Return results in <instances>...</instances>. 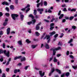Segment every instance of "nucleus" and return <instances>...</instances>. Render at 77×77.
<instances>
[{
	"label": "nucleus",
	"instance_id": "37998d69",
	"mask_svg": "<svg viewBox=\"0 0 77 77\" xmlns=\"http://www.w3.org/2000/svg\"><path fill=\"white\" fill-rule=\"evenodd\" d=\"M5 15H6L7 17H9L10 14L8 13H6Z\"/></svg>",
	"mask_w": 77,
	"mask_h": 77
},
{
	"label": "nucleus",
	"instance_id": "a19ab883",
	"mask_svg": "<svg viewBox=\"0 0 77 77\" xmlns=\"http://www.w3.org/2000/svg\"><path fill=\"white\" fill-rule=\"evenodd\" d=\"M73 18H74V17L73 16L69 18V20H70V21H71V20H72Z\"/></svg>",
	"mask_w": 77,
	"mask_h": 77
},
{
	"label": "nucleus",
	"instance_id": "9b49d317",
	"mask_svg": "<svg viewBox=\"0 0 77 77\" xmlns=\"http://www.w3.org/2000/svg\"><path fill=\"white\" fill-rule=\"evenodd\" d=\"M45 48H47V49H49L50 48V47H49V45H48V44L47 43H45Z\"/></svg>",
	"mask_w": 77,
	"mask_h": 77
},
{
	"label": "nucleus",
	"instance_id": "f03ea898",
	"mask_svg": "<svg viewBox=\"0 0 77 77\" xmlns=\"http://www.w3.org/2000/svg\"><path fill=\"white\" fill-rule=\"evenodd\" d=\"M35 23H36V20L33 19L32 20V21L27 22V24L28 25H30L31 24H35Z\"/></svg>",
	"mask_w": 77,
	"mask_h": 77
},
{
	"label": "nucleus",
	"instance_id": "6e6d98bb",
	"mask_svg": "<svg viewBox=\"0 0 77 77\" xmlns=\"http://www.w3.org/2000/svg\"><path fill=\"white\" fill-rule=\"evenodd\" d=\"M65 6H66V5L65 4H63L61 5V7H62V8H64L65 7Z\"/></svg>",
	"mask_w": 77,
	"mask_h": 77
},
{
	"label": "nucleus",
	"instance_id": "f704fd0d",
	"mask_svg": "<svg viewBox=\"0 0 77 77\" xmlns=\"http://www.w3.org/2000/svg\"><path fill=\"white\" fill-rule=\"evenodd\" d=\"M66 54L67 56H68L69 54V51H67L66 53Z\"/></svg>",
	"mask_w": 77,
	"mask_h": 77
},
{
	"label": "nucleus",
	"instance_id": "8fccbe9b",
	"mask_svg": "<svg viewBox=\"0 0 77 77\" xmlns=\"http://www.w3.org/2000/svg\"><path fill=\"white\" fill-rule=\"evenodd\" d=\"M58 45H62V43H60V42H59L58 44Z\"/></svg>",
	"mask_w": 77,
	"mask_h": 77
},
{
	"label": "nucleus",
	"instance_id": "473e14b6",
	"mask_svg": "<svg viewBox=\"0 0 77 77\" xmlns=\"http://www.w3.org/2000/svg\"><path fill=\"white\" fill-rule=\"evenodd\" d=\"M54 26V24L53 23H51L50 24V27H53Z\"/></svg>",
	"mask_w": 77,
	"mask_h": 77
},
{
	"label": "nucleus",
	"instance_id": "20e7f679",
	"mask_svg": "<svg viewBox=\"0 0 77 77\" xmlns=\"http://www.w3.org/2000/svg\"><path fill=\"white\" fill-rule=\"evenodd\" d=\"M47 39L48 40V43H49L50 42V35H46V37H45L44 38V39Z\"/></svg>",
	"mask_w": 77,
	"mask_h": 77
},
{
	"label": "nucleus",
	"instance_id": "79ce46f5",
	"mask_svg": "<svg viewBox=\"0 0 77 77\" xmlns=\"http://www.w3.org/2000/svg\"><path fill=\"white\" fill-rule=\"evenodd\" d=\"M58 36H59V34H56L54 35V38H56Z\"/></svg>",
	"mask_w": 77,
	"mask_h": 77
},
{
	"label": "nucleus",
	"instance_id": "2f4dec72",
	"mask_svg": "<svg viewBox=\"0 0 77 77\" xmlns=\"http://www.w3.org/2000/svg\"><path fill=\"white\" fill-rule=\"evenodd\" d=\"M44 6H47V3L46 2L44 1Z\"/></svg>",
	"mask_w": 77,
	"mask_h": 77
},
{
	"label": "nucleus",
	"instance_id": "cd10ccee",
	"mask_svg": "<svg viewBox=\"0 0 77 77\" xmlns=\"http://www.w3.org/2000/svg\"><path fill=\"white\" fill-rule=\"evenodd\" d=\"M65 75L66 77H68V76L69 75V72H68L65 74Z\"/></svg>",
	"mask_w": 77,
	"mask_h": 77
},
{
	"label": "nucleus",
	"instance_id": "0eeeda50",
	"mask_svg": "<svg viewBox=\"0 0 77 77\" xmlns=\"http://www.w3.org/2000/svg\"><path fill=\"white\" fill-rule=\"evenodd\" d=\"M39 73L40 74V76L42 77H43V76H44V75H45V72H43L42 73V71H39Z\"/></svg>",
	"mask_w": 77,
	"mask_h": 77
},
{
	"label": "nucleus",
	"instance_id": "052dcab7",
	"mask_svg": "<svg viewBox=\"0 0 77 77\" xmlns=\"http://www.w3.org/2000/svg\"><path fill=\"white\" fill-rule=\"evenodd\" d=\"M9 64V61L7 62V63L6 64V66H8Z\"/></svg>",
	"mask_w": 77,
	"mask_h": 77
},
{
	"label": "nucleus",
	"instance_id": "4be33fe9",
	"mask_svg": "<svg viewBox=\"0 0 77 77\" xmlns=\"http://www.w3.org/2000/svg\"><path fill=\"white\" fill-rule=\"evenodd\" d=\"M33 14L34 15H36L37 14V11H36V10H34Z\"/></svg>",
	"mask_w": 77,
	"mask_h": 77
},
{
	"label": "nucleus",
	"instance_id": "bf43d9fd",
	"mask_svg": "<svg viewBox=\"0 0 77 77\" xmlns=\"http://www.w3.org/2000/svg\"><path fill=\"white\" fill-rule=\"evenodd\" d=\"M66 21L65 19H63L62 21V23H65Z\"/></svg>",
	"mask_w": 77,
	"mask_h": 77
},
{
	"label": "nucleus",
	"instance_id": "c9c22d12",
	"mask_svg": "<svg viewBox=\"0 0 77 77\" xmlns=\"http://www.w3.org/2000/svg\"><path fill=\"white\" fill-rule=\"evenodd\" d=\"M26 42L27 43H30V41H29V39H27L26 40Z\"/></svg>",
	"mask_w": 77,
	"mask_h": 77
},
{
	"label": "nucleus",
	"instance_id": "5fc2aeb1",
	"mask_svg": "<svg viewBox=\"0 0 77 77\" xmlns=\"http://www.w3.org/2000/svg\"><path fill=\"white\" fill-rule=\"evenodd\" d=\"M28 67H29V66H26L24 68V69L25 70H27V69L28 68Z\"/></svg>",
	"mask_w": 77,
	"mask_h": 77
},
{
	"label": "nucleus",
	"instance_id": "c756f323",
	"mask_svg": "<svg viewBox=\"0 0 77 77\" xmlns=\"http://www.w3.org/2000/svg\"><path fill=\"white\" fill-rule=\"evenodd\" d=\"M53 59V57H51L50 58L49 62H50Z\"/></svg>",
	"mask_w": 77,
	"mask_h": 77
},
{
	"label": "nucleus",
	"instance_id": "ea45409f",
	"mask_svg": "<svg viewBox=\"0 0 77 77\" xmlns=\"http://www.w3.org/2000/svg\"><path fill=\"white\" fill-rule=\"evenodd\" d=\"M54 26L50 27V30H53V29H54Z\"/></svg>",
	"mask_w": 77,
	"mask_h": 77
},
{
	"label": "nucleus",
	"instance_id": "338daca9",
	"mask_svg": "<svg viewBox=\"0 0 77 77\" xmlns=\"http://www.w3.org/2000/svg\"><path fill=\"white\" fill-rule=\"evenodd\" d=\"M34 69L35 70H39V68L37 67H35Z\"/></svg>",
	"mask_w": 77,
	"mask_h": 77
},
{
	"label": "nucleus",
	"instance_id": "864d4df0",
	"mask_svg": "<svg viewBox=\"0 0 77 77\" xmlns=\"http://www.w3.org/2000/svg\"><path fill=\"white\" fill-rule=\"evenodd\" d=\"M52 12V11H51L50 9H49L48 10V12L49 13H51Z\"/></svg>",
	"mask_w": 77,
	"mask_h": 77
},
{
	"label": "nucleus",
	"instance_id": "58836bf2",
	"mask_svg": "<svg viewBox=\"0 0 77 77\" xmlns=\"http://www.w3.org/2000/svg\"><path fill=\"white\" fill-rule=\"evenodd\" d=\"M73 11L75 12V11H76V9H73L71 10V12H72Z\"/></svg>",
	"mask_w": 77,
	"mask_h": 77
},
{
	"label": "nucleus",
	"instance_id": "1a4fd4ad",
	"mask_svg": "<svg viewBox=\"0 0 77 77\" xmlns=\"http://www.w3.org/2000/svg\"><path fill=\"white\" fill-rule=\"evenodd\" d=\"M20 19L22 21H23V19H24V15H22V13L20 12Z\"/></svg>",
	"mask_w": 77,
	"mask_h": 77
},
{
	"label": "nucleus",
	"instance_id": "6e6552de",
	"mask_svg": "<svg viewBox=\"0 0 77 77\" xmlns=\"http://www.w3.org/2000/svg\"><path fill=\"white\" fill-rule=\"evenodd\" d=\"M50 51H53V55H55L56 54V52L55 51H56L54 48H53L50 49Z\"/></svg>",
	"mask_w": 77,
	"mask_h": 77
},
{
	"label": "nucleus",
	"instance_id": "2eb2a0df",
	"mask_svg": "<svg viewBox=\"0 0 77 77\" xmlns=\"http://www.w3.org/2000/svg\"><path fill=\"white\" fill-rule=\"evenodd\" d=\"M10 8L11 9V10H14V7L13 5H11L10 6Z\"/></svg>",
	"mask_w": 77,
	"mask_h": 77
},
{
	"label": "nucleus",
	"instance_id": "13d9d810",
	"mask_svg": "<svg viewBox=\"0 0 77 77\" xmlns=\"http://www.w3.org/2000/svg\"><path fill=\"white\" fill-rule=\"evenodd\" d=\"M57 57H60V56H61V54H59L57 55Z\"/></svg>",
	"mask_w": 77,
	"mask_h": 77
},
{
	"label": "nucleus",
	"instance_id": "72a5a7b5",
	"mask_svg": "<svg viewBox=\"0 0 77 77\" xmlns=\"http://www.w3.org/2000/svg\"><path fill=\"white\" fill-rule=\"evenodd\" d=\"M65 73H63L61 75V77H64L65 76Z\"/></svg>",
	"mask_w": 77,
	"mask_h": 77
},
{
	"label": "nucleus",
	"instance_id": "b1692460",
	"mask_svg": "<svg viewBox=\"0 0 77 77\" xmlns=\"http://www.w3.org/2000/svg\"><path fill=\"white\" fill-rule=\"evenodd\" d=\"M35 35L37 36H39V35H40V34L38 32H35Z\"/></svg>",
	"mask_w": 77,
	"mask_h": 77
},
{
	"label": "nucleus",
	"instance_id": "a878e982",
	"mask_svg": "<svg viewBox=\"0 0 77 77\" xmlns=\"http://www.w3.org/2000/svg\"><path fill=\"white\" fill-rule=\"evenodd\" d=\"M73 41V39L72 38H71L70 39V40L68 42V44H70V43H71Z\"/></svg>",
	"mask_w": 77,
	"mask_h": 77
},
{
	"label": "nucleus",
	"instance_id": "f257e3e1",
	"mask_svg": "<svg viewBox=\"0 0 77 77\" xmlns=\"http://www.w3.org/2000/svg\"><path fill=\"white\" fill-rule=\"evenodd\" d=\"M3 53L4 54H5L6 56L8 57H9V56H10L9 55V53H10L9 51H6V50H5L4 51L3 50H0V54H2V53L3 54Z\"/></svg>",
	"mask_w": 77,
	"mask_h": 77
},
{
	"label": "nucleus",
	"instance_id": "e2e57ef3",
	"mask_svg": "<svg viewBox=\"0 0 77 77\" xmlns=\"http://www.w3.org/2000/svg\"><path fill=\"white\" fill-rule=\"evenodd\" d=\"M3 33V32L2 31H0V35H2Z\"/></svg>",
	"mask_w": 77,
	"mask_h": 77
},
{
	"label": "nucleus",
	"instance_id": "09e8293b",
	"mask_svg": "<svg viewBox=\"0 0 77 77\" xmlns=\"http://www.w3.org/2000/svg\"><path fill=\"white\" fill-rule=\"evenodd\" d=\"M40 5L41 6L43 5V2L42 1L40 3Z\"/></svg>",
	"mask_w": 77,
	"mask_h": 77
},
{
	"label": "nucleus",
	"instance_id": "c03bdc74",
	"mask_svg": "<svg viewBox=\"0 0 77 77\" xmlns=\"http://www.w3.org/2000/svg\"><path fill=\"white\" fill-rule=\"evenodd\" d=\"M69 57H70V58H71V59H74V56L72 55H69Z\"/></svg>",
	"mask_w": 77,
	"mask_h": 77
},
{
	"label": "nucleus",
	"instance_id": "6ab92c4d",
	"mask_svg": "<svg viewBox=\"0 0 77 77\" xmlns=\"http://www.w3.org/2000/svg\"><path fill=\"white\" fill-rule=\"evenodd\" d=\"M2 4L3 5H9V4H8V2H2Z\"/></svg>",
	"mask_w": 77,
	"mask_h": 77
},
{
	"label": "nucleus",
	"instance_id": "4c0bfd02",
	"mask_svg": "<svg viewBox=\"0 0 77 77\" xmlns=\"http://www.w3.org/2000/svg\"><path fill=\"white\" fill-rule=\"evenodd\" d=\"M7 24H8V22H5L4 23H3V25L4 26H6V25H7Z\"/></svg>",
	"mask_w": 77,
	"mask_h": 77
},
{
	"label": "nucleus",
	"instance_id": "69168bd1",
	"mask_svg": "<svg viewBox=\"0 0 77 77\" xmlns=\"http://www.w3.org/2000/svg\"><path fill=\"white\" fill-rule=\"evenodd\" d=\"M65 18L66 20H69V17H68L65 16Z\"/></svg>",
	"mask_w": 77,
	"mask_h": 77
},
{
	"label": "nucleus",
	"instance_id": "bb28decb",
	"mask_svg": "<svg viewBox=\"0 0 77 77\" xmlns=\"http://www.w3.org/2000/svg\"><path fill=\"white\" fill-rule=\"evenodd\" d=\"M18 43L19 45H22V42L21 41H19L18 42Z\"/></svg>",
	"mask_w": 77,
	"mask_h": 77
},
{
	"label": "nucleus",
	"instance_id": "e433bc0d",
	"mask_svg": "<svg viewBox=\"0 0 77 77\" xmlns=\"http://www.w3.org/2000/svg\"><path fill=\"white\" fill-rule=\"evenodd\" d=\"M72 67L73 69H77V66H72Z\"/></svg>",
	"mask_w": 77,
	"mask_h": 77
},
{
	"label": "nucleus",
	"instance_id": "7ed1b4c3",
	"mask_svg": "<svg viewBox=\"0 0 77 77\" xmlns=\"http://www.w3.org/2000/svg\"><path fill=\"white\" fill-rule=\"evenodd\" d=\"M11 17L14 20H16V17H18V15L17 14H12Z\"/></svg>",
	"mask_w": 77,
	"mask_h": 77
},
{
	"label": "nucleus",
	"instance_id": "423d86ee",
	"mask_svg": "<svg viewBox=\"0 0 77 77\" xmlns=\"http://www.w3.org/2000/svg\"><path fill=\"white\" fill-rule=\"evenodd\" d=\"M30 6V5L28 4V5H27L26 7H25L26 9H27L26 10V13L28 12V11H30V8H29V7Z\"/></svg>",
	"mask_w": 77,
	"mask_h": 77
},
{
	"label": "nucleus",
	"instance_id": "5701e85b",
	"mask_svg": "<svg viewBox=\"0 0 77 77\" xmlns=\"http://www.w3.org/2000/svg\"><path fill=\"white\" fill-rule=\"evenodd\" d=\"M63 17V14H61L60 15V16L59 17V20H60V19H61V18H62Z\"/></svg>",
	"mask_w": 77,
	"mask_h": 77
},
{
	"label": "nucleus",
	"instance_id": "dca6fc26",
	"mask_svg": "<svg viewBox=\"0 0 77 77\" xmlns=\"http://www.w3.org/2000/svg\"><path fill=\"white\" fill-rule=\"evenodd\" d=\"M56 33V32L54 31H53V32H51L49 34L50 35V36H52L53 35H54Z\"/></svg>",
	"mask_w": 77,
	"mask_h": 77
},
{
	"label": "nucleus",
	"instance_id": "603ef678",
	"mask_svg": "<svg viewBox=\"0 0 77 77\" xmlns=\"http://www.w3.org/2000/svg\"><path fill=\"white\" fill-rule=\"evenodd\" d=\"M55 20V18H53L52 20H51V22H53L54 20Z\"/></svg>",
	"mask_w": 77,
	"mask_h": 77
},
{
	"label": "nucleus",
	"instance_id": "49530a36",
	"mask_svg": "<svg viewBox=\"0 0 77 77\" xmlns=\"http://www.w3.org/2000/svg\"><path fill=\"white\" fill-rule=\"evenodd\" d=\"M76 28V26H72V29H73L74 30H75Z\"/></svg>",
	"mask_w": 77,
	"mask_h": 77
},
{
	"label": "nucleus",
	"instance_id": "680f3d73",
	"mask_svg": "<svg viewBox=\"0 0 77 77\" xmlns=\"http://www.w3.org/2000/svg\"><path fill=\"white\" fill-rule=\"evenodd\" d=\"M61 13V11H59V13H58V15H60V14Z\"/></svg>",
	"mask_w": 77,
	"mask_h": 77
},
{
	"label": "nucleus",
	"instance_id": "9d476101",
	"mask_svg": "<svg viewBox=\"0 0 77 77\" xmlns=\"http://www.w3.org/2000/svg\"><path fill=\"white\" fill-rule=\"evenodd\" d=\"M10 31H11V28H8L7 29V35H9Z\"/></svg>",
	"mask_w": 77,
	"mask_h": 77
},
{
	"label": "nucleus",
	"instance_id": "c85d7f7f",
	"mask_svg": "<svg viewBox=\"0 0 77 77\" xmlns=\"http://www.w3.org/2000/svg\"><path fill=\"white\" fill-rule=\"evenodd\" d=\"M29 17H31V18H32V19H34V17L32 14H30L29 15Z\"/></svg>",
	"mask_w": 77,
	"mask_h": 77
},
{
	"label": "nucleus",
	"instance_id": "a18cd8bd",
	"mask_svg": "<svg viewBox=\"0 0 77 77\" xmlns=\"http://www.w3.org/2000/svg\"><path fill=\"white\" fill-rule=\"evenodd\" d=\"M63 11H64V12H66L67 11V10H66V8H64L63 10Z\"/></svg>",
	"mask_w": 77,
	"mask_h": 77
},
{
	"label": "nucleus",
	"instance_id": "4468645a",
	"mask_svg": "<svg viewBox=\"0 0 77 77\" xmlns=\"http://www.w3.org/2000/svg\"><path fill=\"white\" fill-rule=\"evenodd\" d=\"M21 56H19L18 57H16L14 58V60H17V59H20V58H21Z\"/></svg>",
	"mask_w": 77,
	"mask_h": 77
},
{
	"label": "nucleus",
	"instance_id": "ddd939ff",
	"mask_svg": "<svg viewBox=\"0 0 77 77\" xmlns=\"http://www.w3.org/2000/svg\"><path fill=\"white\" fill-rule=\"evenodd\" d=\"M54 71V68H52V70H51V72H50V74H49V76H50L51 75V74Z\"/></svg>",
	"mask_w": 77,
	"mask_h": 77
},
{
	"label": "nucleus",
	"instance_id": "a211bd4d",
	"mask_svg": "<svg viewBox=\"0 0 77 77\" xmlns=\"http://www.w3.org/2000/svg\"><path fill=\"white\" fill-rule=\"evenodd\" d=\"M39 26H38V25H37L35 27V29L36 30H39Z\"/></svg>",
	"mask_w": 77,
	"mask_h": 77
},
{
	"label": "nucleus",
	"instance_id": "de8ad7c7",
	"mask_svg": "<svg viewBox=\"0 0 77 77\" xmlns=\"http://www.w3.org/2000/svg\"><path fill=\"white\" fill-rule=\"evenodd\" d=\"M58 21V18H57L55 19V20H54V22L56 23V22H57Z\"/></svg>",
	"mask_w": 77,
	"mask_h": 77
},
{
	"label": "nucleus",
	"instance_id": "39448f33",
	"mask_svg": "<svg viewBox=\"0 0 77 77\" xmlns=\"http://www.w3.org/2000/svg\"><path fill=\"white\" fill-rule=\"evenodd\" d=\"M37 11H38V12H39V14H42V12H43L44 11V9L43 8H41V9H39V8H38L37 9Z\"/></svg>",
	"mask_w": 77,
	"mask_h": 77
},
{
	"label": "nucleus",
	"instance_id": "aec40b11",
	"mask_svg": "<svg viewBox=\"0 0 77 77\" xmlns=\"http://www.w3.org/2000/svg\"><path fill=\"white\" fill-rule=\"evenodd\" d=\"M37 45H32V46H31L32 48H36V47L37 46Z\"/></svg>",
	"mask_w": 77,
	"mask_h": 77
},
{
	"label": "nucleus",
	"instance_id": "393cba45",
	"mask_svg": "<svg viewBox=\"0 0 77 77\" xmlns=\"http://www.w3.org/2000/svg\"><path fill=\"white\" fill-rule=\"evenodd\" d=\"M56 71L59 73V74H61V71L57 69H56Z\"/></svg>",
	"mask_w": 77,
	"mask_h": 77
},
{
	"label": "nucleus",
	"instance_id": "f8f14e48",
	"mask_svg": "<svg viewBox=\"0 0 77 77\" xmlns=\"http://www.w3.org/2000/svg\"><path fill=\"white\" fill-rule=\"evenodd\" d=\"M20 60L21 62H23L26 60V58L24 57H21Z\"/></svg>",
	"mask_w": 77,
	"mask_h": 77
},
{
	"label": "nucleus",
	"instance_id": "3c124183",
	"mask_svg": "<svg viewBox=\"0 0 77 77\" xmlns=\"http://www.w3.org/2000/svg\"><path fill=\"white\" fill-rule=\"evenodd\" d=\"M63 35H64L63 33H62L61 34L60 38H62V37H63Z\"/></svg>",
	"mask_w": 77,
	"mask_h": 77
},
{
	"label": "nucleus",
	"instance_id": "7c9ffc66",
	"mask_svg": "<svg viewBox=\"0 0 77 77\" xmlns=\"http://www.w3.org/2000/svg\"><path fill=\"white\" fill-rule=\"evenodd\" d=\"M2 47L3 48H6V45L4 43L3 44Z\"/></svg>",
	"mask_w": 77,
	"mask_h": 77
},
{
	"label": "nucleus",
	"instance_id": "412c9836",
	"mask_svg": "<svg viewBox=\"0 0 77 77\" xmlns=\"http://www.w3.org/2000/svg\"><path fill=\"white\" fill-rule=\"evenodd\" d=\"M53 62H57V59H56V57L54 58Z\"/></svg>",
	"mask_w": 77,
	"mask_h": 77
},
{
	"label": "nucleus",
	"instance_id": "4d7b16f0",
	"mask_svg": "<svg viewBox=\"0 0 77 77\" xmlns=\"http://www.w3.org/2000/svg\"><path fill=\"white\" fill-rule=\"evenodd\" d=\"M14 72L15 74H16L17 72V69H15V70L14 71Z\"/></svg>",
	"mask_w": 77,
	"mask_h": 77
},
{
	"label": "nucleus",
	"instance_id": "0e129e2a",
	"mask_svg": "<svg viewBox=\"0 0 77 77\" xmlns=\"http://www.w3.org/2000/svg\"><path fill=\"white\" fill-rule=\"evenodd\" d=\"M5 9H6V10H7V11H9V8H8V7H6L5 8Z\"/></svg>",
	"mask_w": 77,
	"mask_h": 77
},
{
	"label": "nucleus",
	"instance_id": "774afa93",
	"mask_svg": "<svg viewBox=\"0 0 77 77\" xmlns=\"http://www.w3.org/2000/svg\"><path fill=\"white\" fill-rule=\"evenodd\" d=\"M2 77H6V75L5 73H3L2 75Z\"/></svg>",
	"mask_w": 77,
	"mask_h": 77
},
{
	"label": "nucleus",
	"instance_id": "f3484780",
	"mask_svg": "<svg viewBox=\"0 0 77 77\" xmlns=\"http://www.w3.org/2000/svg\"><path fill=\"white\" fill-rule=\"evenodd\" d=\"M54 48V49L56 50H61V48L60 47H58L57 48Z\"/></svg>",
	"mask_w": 77,
	"mask_h": 77
}]
</instances>
